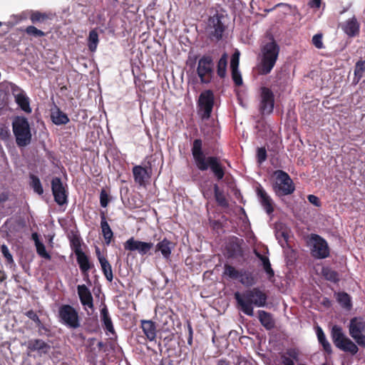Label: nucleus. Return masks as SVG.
<instances>
[{"mask_svg":"<svg viewBox=\"0 0 365 365\" xmlns=\"http://www.w3.org/2000/svg\"><path fill=\"white\" fill-rule=\"evenodd\" d=\"M235 299L240 310L244 314L252 317L254 306L264 307L267 304V296L259 288H253L242 293L235 292Z\"/></svg>","mask_w":365,"mask_h":365,"instance_id":"nucleus-1","label":"nucleus"},{"mask_svg":"<svg viewBox=\"0 0 365 365\" xmlns=\"http://www.w3.org/2000/svg\"><path fill=\"white\" fill-rule=\"evenodd\" d=\"M123 246L125 250L137 251L140 255H145L153 247V243L137 240L132 237L125 242Z\"/></svg>","mask_w":365,"mask_h":365,"instance_id":"nucleus-13","label":"nucleus"},{"mask_svg":"<svg viewBox=\"0 0 365 365\" xmlns=\"http://www.w3.org/2000/svg\"><path fill=\"white\" fill-rule=\"evenodd\" d=\"M202 142L200 139L194 140L192 148V154L197 168L202 171L207 170L209 168L215 178L220 180L224 178L225 170L216 157L206 158L202 150Z\"/></svg>","mask_w":365,"mask_h":365,"instance_id":"nucleus-2","label":"nucleus"},{"mask_svg":"<svg viewBox=\"0 0 365 365\" xmlns=\"http://www.w3.org/2000/svg\"><path fill=\"white\" fill-rule=\"evenodd\" d=\"M240 55V51L237 50L232 54L230 62L231 70L238 69Z\"/></svg>","mask_w":365,"mask_h":365,"instance_id":"nucleus-43","label":"nucleus"},{"mask_svg":"<svg viewBox=\"0 0 365 365\" xmlns=\"http://www.w3.org/2000/svg\"><path fill=\"white\" fill-rule=\"evenodd\" d=\"M240 283L246 287H250L255 283L252 274L245 270H241L239 276Z\"/></svg>","mask_w":365,"mask_h":365,"instance_id":"nucleus-30","label":"nucleus"},{"mask_svg":"<svg viewBox=\"0 0 365 365\" xmlns=\"http://www.w3.org/2000/svg\"><path fill=\"white\" fill-rule=\"evenodd\" d=\"M231 71L233 81L237 86H241L242 84V78L240 71L238 69Z\"/></svg>","mask_w":365,"mask_h":365,"instance_id":"nucleus-46","label":"nucleus"},{"mask_svg":"<svg viewBox=\"0 0 365 365\" xmlns=\"http://www.w3.org/2000/svg\"><path fill=\"white\" fill-rule=\"evenodd\" d=\"M101 227L102 230V234L104 237L106 244L109 245L113 237V233L103 213L101 214Z\"/></svg>","mask_w":365,"mask_h":365,"instance_id":"nucleus-26","label":"nucleus"},{"mask_svg":"<svg viewBox=\"0 0 365 365\" xmlns=\"http://www.w3.org/2000/svg\"><path fill=\"white\" fill-rule=\"evenodd\" d=\"M26 32L27 33V34L36 37H41L45 36V33L43 31L38 29L37 28L33 26H28L26 29Z\"/></svg>","mask_w":365,"mask_h":365,"instance_id":"nucleus-41","label":"nucleus"},{"mask_svg":"<svg viewBox=\"0 0 365 365\" xmlns=\"http://www.w3.org/2000/svg\"><path fill=\"white\" fill-rule=\"evenodd\" d=\"M215 197L217 202L222 207H226L228 205V202L222 192L220 191L217 185H214Z\"/></svg>","mask_w":365,"mask_h":365,"instance_id":"nucleus-36","label":"nucleus"},{"mask_svg":"<svg viewBox=\"0 0 365 365\" xmlns=\"http://www.w3.org/2000/svg\"><path fill=\"white\" fill-rule=\"evenodd\" d=\"M1 252L9 263L14 262L13 257L10 253L8 247L6 245H2L1 246Z\"/></svg>","mask_w":365,"mask_h":365,"instance_id":"nucleus-45","label":"nucleus"},{"mask_svg":"<svg viewBox=\"0 0 365 365\" xmlns=\"http://www.w3.org/2000/svg\"><path fill=\"white\" fill-rule=\"evenodd\" d=\"M279 53V46L273 38L262 46L260 61L257 66L259 74L267 75L271 72L276 63Z\"/></svg>","mask_w":365,"mask_h":365,"instance_id":"nucleus-3","label":"nucleus"},{"mask_svg":"<svg viewBox=\"0 0 365 365\" xmlns=\"http://www.w3.org/2000/svg\"><path fill=\"white\" fill-rule=\"evenodd\" d=\"M259 108L262 114H270L274 109V96L272 91L265 86L259 89Z\"/></svg>","mask_w":365,"mask_h":365,"instance_id":"nucleus-10","label":"nucleus"},{"mask_svg":"<svg viewBox=\"0 0 365 365\" xmlns=\"http://www.w3.org/2000/svg\"><path fill=\"white\" fill-rule=\"evenodd\" d=\"M317 335L319 343L322 345L324 349L327 353L331 352V346L329 342L327 340L325 334L322 328L318 327L317 329Z\"/></svg>","mask_w":365,"mask_h":365,"instance_id":"nucleus-33","label":"nucleus"},{"mask_svg":"<svg viewBox=\"0 0 365 365\" xmlns=\"http://www.w3.org/2000/svg\"><path fill=\"white\" fill-rule=\"evenodd\" d=\"M312 43L314 46L319 49L324 48L322 35L319 34H315L312 38Z\"/></svg>","mask_w":365,"mask_h":365,"instance_id":"nucleus-47","label":"nucleus"},{"mask_svg":"<svg viewBox=\"0 0 365 365\" xmlns=\"http://www.w3.org/2000/svg\"><path fill=\"white\" fill-rule=\"evenodd\" d=\"M281 365H294V363L293 360L289 357L287 356L286 355H282Z\"/></svg>","mask_w":365,"mask_h":365,"instance_id":"nucleus-53","label":"nucleus"},{"mask_svg":"<svg viewBox=\"0 0 365 365\" xmlns=\"http://www.w3.org/2000/svg\"><path fill=\"white\" fill-rule=\"evenodd\" d=\"M336 299L341 306L345 309H350L351 307V299L348 294L339 292L336 294Z\"/></svg>","mask_w":365,"mask_h":365,"instance_id":"nucleus-34","label":"nucleus"},{"mask_svg":"<svg viewBox=\"0 0 365 365\" xmlns=\"http://www.w3.org/2000/svg\"><path fill=\"white\" fill-rule=\"evenodd\" d=\"M101 317L105 329L108 331L113 333L114 327L113 325V322L109 316L108 310L106 307L101 310Z\"/></svg>","mask_w":365,"mask_h":365,"instance_id":"nucleus-29","label":"nucleus"},{"mask_svg":"<svg viewBox=\"0 0 365 365\" xmlns=\"http://www.w3.org/2000/svg\"><path fill=\"white\" fill-rule=\"evenodd\" d=\"M27 347L28 355L31 352H37L38 355L41 356L50 351L51 346L40 339H32L24 344Z\"/></svg>","mask_w":365,"mask_h":365,"instance_id":"nucleus-17","label":"nucleus"},{"mask_svg":"<svg viewBox=\"0 0 365 365\" xmlns=\"http://www.w3.org/2000/svg\"><path fill=\"white\" fill-rule=\"evenodd\" d=\"M349 331L356 344L365 348V320L361 317L352 318L349 322Z\"/></svg>","mask_w":365,"mask_h":365,"instance_id":"nucleus-8","label":"nucleus"},{"mask_svg":"<svg viewBox=\"0 0 365 365\" xmlns=\"http://www.w3.org/2000/svg\"><path fill=\"white\" fill-rule=\"evenodd\" d=\"M26 315L29 318L31 319V320H33L34 322H35L36 323H37L38 324H40V320H39V318L37 316V314L32 310H30L29 312H27L26 313Z\"/></svg>","mask_w":365,"mask_h":365,"instance_id":"nucleus-52","label":"nucleus"},{"mask_svg":"<svg viewBox=\"0 0 365 365\" xmlns=\"http://www.w3.org/2000/svg\"><path fill=\"white\" fill-rule=\"evenodd\" d=\"M51 118L56 125H64L69 121L67 115L56 106L51 110Z\"/></svg>","mask_w":365,"mask_h":365,"instance_id":"nucleus-24","label":"nucleus"},{"mask_svg":"<svg viewBox=\"0 0 365 365\" xmlns=\"http://www.w3.org/2000/svg\"><path fill=\"white\" fill-rule=\"evenodd\" d=\"M258 316L260 323L267 329L270 330L274 328V321L269 313L264 310H259L258 311Z\"/></svg>","mask_w":365,"mask_h":365,"instance_id":"nucleus-27","label":"nucleus"},{"mask_svg":"<svg viewBox=\"0 0 365 365\" xmlns=\"http://www.w3.org/2000/svg\"><path fill=\"white\" fill-rule=\"evenodd\" d=\"M30 19L33 23L41 22L48 19V15L39 11H34L31 13Z\"/></svg>","mask_w":365,"mask_h":365,"instance_id":"nucleus-40","label":"nucleus"},{"mask_svg":"<svg viewBox=\"0 0 365 365\" xmlns=\"http://www.w3.org/2000/svg\"><path fill=\"white\" fill-rule=\"evenodd\" d=\"M254 252L257 257L262 262L264 270L267 273L268 277L272 278L274 276V273L271 267V264L269 258L266 256L261 255L257 250H255Z\"/></svg>","mask_w":365,"mask_h":365,"instance_id":"nucleus-28","label":"nucleus"},{"mask_svg":"<svg viewBox=\"0 0 365 365\" xmlns=\"http://www.w3.org/2000/svg\"><path fill=\"white\" fill-rule=\"evenodd\" d=\"M102 345H103L102 342H99V343H98V346H102Z\"/></svg>","mask_w":365,"mask_h":365,"instance_id":"nucleus-63","label":"nucleus"},{"mask_svg":"<svg viewBox=\"0 0 365 365\" xmlns=\"http://www.w3.org/2000/svg\"><path fill=\"white\" fill-rule=\"evenodd\" d=\"M309 4L311 7L319 8L321 4V0H312Z\"/></svg>","mask_w":365,"mask_h":365,"instance_id":"nucleus-56","label":"nucleus"},{"mask_svg":"<svg viewBox=\"0 0 365 365\" xmlns=\"http://www.w3.org/2000/svg\"><path fill=\"white\" fill-rule=\"evenodd\" d=\"M100 203L103 207H106L108 203V195L105 190H102L100 195Z\"/></svg>","mask_w":365,"mask_h":365,"instance_id":"nucleus-50","label":"nucleus"},{"mask_svg":"<svg viewBox=\"0 0 365 365\" xmlns=\"http://www.w3.org/2000/svg\"><path fill=\"white\" fill-rule=\"evenodd\" d=\"M75 254L77 258V262L80 267V269L83 272H86L91 269V264L86 255L81 250V248H76L75 250Z\"/></svg>","mask_w":365,"mask_h":365,"instance_id":"nucleus-25","label":"nucleus"},{"mask_svg":"<svg viewBox=\"0 0 365 365\" xmlns=\"http://www.w3.org/2000/svg\"><path fill=\"white\" fill-rule=\"evenodd\" d=\"M31 238L35 242V246L41 243L38 239V235L36 232L32 234Z\"/></svg>","mask_w":365,"mask_h":365,"instance_id":"nucleus-57","label":"nucleus"},{"mask_svg":"<svg viewBox=\"0 0 365 365\" xmlns=\"http://www.w3.org/2000/svg\"><path fill=\"white\" fill-rule=\"evenodd\" d=\"M243 240H239L238 238H235V245H236V253H241L242 252V250H241V247H240V244L241 242H242Z\"/></svg>","mask_w":365,"mask_h":365,"instance_id":"nucleus-55","label":"nucleus"},{"mask_svg":"<svg viewBox=\"0 0 365 365\" xmlns=\"http://www.w3.org/2000/svg\"><path fill=\"white\" fill-rule=\"evenodd\" d=\"M51 189L54 200L59 205L67 203V194L66 189L59 178H54L51 181Z\"/></svg>","mask_w":365,"mask_h":365,"instance_id":"nucleus-16","label":"nucleus"},{"mask_svg":"<svg viewBox=\"0 0 365 365\" xmlns=\"http://www.w3.org/2000/svg\"><path fill=\"white\" fill-rule=\"evenodd\" d=\"M174 247L175 244L173 242L167 238H164L155 245V252H160L163 258L168 259Z\"/></svg>","mask_w":365,"mask_h":365,"instance_id":"nucleus-19","label":"nucleus"},{"mask_svg":"<svg viewBox=\"0 0 365 365\" xmlns=\"http://www.w3.org/2000/svg\"><path fill=\"white\" fill-rule=\"evenodd\" d=\"M192 336H190L189 335V337H188V339H187V343L191 345L192 344Z\"/></svg>","mask_w":365,"mask_h":365,"instance_id":"nucleus-62","label":"nucleus"},{"mask_svg":"<svg viewBox=\"0 0 365 365\" xmlns=\"http://www.w3.org/2000/svg\"><path fill=\"white\" fill-rule=\"evenodd\" d=\"M322 274L327 279L331 282H336L339 279L337 273L329 268H324Z\"/></svg>","mask_w":365,"mask_h":365,"instance_id":"nucleus-39","label":"nucleus"},{"mask_svg":"<svg viewBox=\"0 0 365 365\" xmlns=\"http://www.w3.org/2000/svg\"><path fill=\"white\" fill-rule=\"evenodd\" d=\"M59 317L67 327L76 329L80 327L78 312L70 305H63L59 309Z\"/></svg>","mask_w":365,"mask_h":365,"instance_id":"nucleus-11","label":"nucleus"},{"mask_svg":"<svg viewBox=\"0 0 365 365\" xmlns=\"http://www.w3.org/2000/svg\"><path fill=\"white\" fill-rule=\"evenodd\" d=\"M197 73L202 83H209L213 76V61L211 56H204L197 63Z\"/></svg>","mask_w":365,"mask_h":365,"instance_id":"nucleus-9","label":"nucleus"},{"mask_svg":"<svg viewBox=\"0 0 365 365\" xmlns=\"http://www.w3.org/2000/svg\"><path fill=\"white\" fill-rule=\"evenodd\" d=\"M214 94L212 91L207 90L201 93L198 100L199 112L202 118L208 119L212 110Z\"/></svg>","mask_w":365,"mask_h":365,"instance_id":"nucleus-12","label":"nucleus"},{"mask_svg":"<svg viewBox=\"0 0 365 365\" xmlns=\"http://www.w3.org/2000/svg\"><path fill=\"white\" fill-rule=\"evenodd\" d=\"M284 355L296 361L299 359V351L294 348L288 349Z\"/></svg>","mask_w":365,"mask_h":365,"instance_id":"nucleus-48","label":"nucleus"},{"mask_svg":"<svg viewBox=\"0 0 365 365\" xmlns=\"http://www.w3.org/2000/svg\"><path fill=\"white\" fill-rule=\"evenodd\" d=\"M141 327L148 340H155L156 337V327L153 322L150 320H142Z\"/></svg>","mask_w":365,"mask_h":365,"instance_id":"nucleus-23","label":"nucleus"},{"mask_svg":"<svg viewBox=\"0 0 365 365\" xmlns=\"http://www.w3.org/2000/svg\"><path fill=\"white\" fill-rule=\"evenodd\" d=\"M276 6H285L287 8H290V6L287 4L280 3L276 5Z\"/></svg>","mask_w":365,"mask_h":365,"instance_id":"nucleus-61","label":"nucleus"},{"mask_svg":"<svg viewBox=\"0 0 365 365\" xmlns=\"http://www.w3.org/2000/svg\"><path fill=\"white\" fill-rule=\"evenodd\" d=\"M275 181L273 189L277 195H288L294 192L295 187L292 180L283 170H276L274 173Z\"/></svg>","mask_w":365,"mask_h":365,"instance_id":"nucleus-6","label":"nucleus"},{"mask_svg":"<svg viewBox=\"0 0 365 365\" xmlns=\"http://www.w3.org/2000/svg\"><path fill=\"white\" fill-rule=\"evenodd\" d=\"M276 237L279 240V242L281 241L280 238L282 237V238H283L284 241L286 242L287 240V238H288V235L284 231H282V232L277 231L276 232Z\"/></svg>","mask_w":365,"mask_h":365,"instance_id":"nucleus-54","label":"nucleus"},{"mask_svg":"<svg viewBox=\"0 0 365 365\" xmlns=\"http://www.w3.org/2000/svg\"><path fill=\"white\" fill-rule=\"evenodd\" d=\"M11 90L14 97L15 102L22 110L27 113L31 112L30 107V100L24 90L15 84H11Z\"/></svg>","mask_w":365,"mask_h":365,"instance_id":"nucleus-14","label":"nucleus"},{"mask_svg":"<svg viewBox=\"0 0 365 365\" xmlns=\"http://www.w3.org/2000/svg\"><path fill=\"white\" fill-rule=\"evenodd\" d=\"M188 331H189V335L192 336L193 331H192V328L190 324H188Z\"/></svg>","mask_w":365,"mask_h":365,"instance_id":"nucleus-60","label":"nucleus"},{"mask_svg":"<svg viewBox=\"0 0 365 365\" xmlns=\"http://www.w3.org/2000/svg\"><path fill=\"white\" fill-rule=\"evenodd\" d=\"M240 274V271L236 269L234 267L225 264L224 274L229 277L230 279H238Z\"/></svg>","mask_w":365,"mask_h":365,"instance_id":"nucleus-38","label":"nucleus"},{"mask_svg":"<svg viewBox=\"0 0 365 365\" xmlns=\"http://www.w3.org/2000/svg\"><path fill=\"white\" fill-rule=\"evenodd\" d=\"M100 264L102 271L106 278V279L111 282L113 279V274L112 267L108 261L106 259H100Z\"/></svg>","mask_w":365,"mask_h":365,"instance_id":"nucleus-31","label":"nucleus"},{"mask_svg":"<svg viewBox=\"0 0 365 365\" xmlns=\"http://www.w3.org/2000/svg\"><path fill=\"white\" fill-rule=\"evenodd\" d=\"M77 290L81 304L84 307L93 308V297L88 287L85 284L78 285Z\"/></svg>","mask_w":365,"mask_h":365,"instance_id":"nucleus-20","label":"nucleus"},{"mask_svg":"<svg viewBox=\"0 0 365 365\" xmlns=\"http://www.w3.org/2000/svg\"><path fill=\"white\" fill-rule=\"evenodd\" d=\"M13 132L19 147H25L31 143V133L28 120L21 116L16 117L12 123Z\"/></svg>","mask_w":365,"mask_h":365,"instance_id":"nucleus-4","label":"nucleus"},{"mask_svg":"<svg viewBox=\"0 0 365 365\" xmlns=\"http://www.w3.org/2000/svg\"><path fill=\"white\" fill-rule=\"evenodd\" d=\"M312 255L317 259H324L329 255L327 241L316 234H312L307 241Z\"/></svg>","mask_w":365,"mask_h":365,"instance_id":"nucleus-7","label":"nucleus"},{"mask_svg":"<svg viewBox=\"0 0 365 365\" xmlns=\"http://www.w3.org/2000/svg\"><path fill=\"white\" fill-rule=\"evenodd\" d=\"M225 26L218 15L211 16L208 20L207 31L211 38L218 41L222 38Z\"/></svg>","mask_w":365,"mask_h":365,"instance_id":"nucleus-15","label":"nucleus"},{"mask_svg":"<svg viewBox=\"0 0 365 365\" xmlns=\"http://www.w3.org/2000/svg\"><path fill=\"white\" fill-rule=\"evenodd\" d=\"M331 335L334 345L340 350L353 355L358 352L357 345L346 336L341 327L338 325L333 326Z\"/></svg>","mask_w":365,"mask_h":365,"instance_id":"nucleus-5","label":"nucleus"},{"mask_svg":"<svg viewBox=\"0 0 365 365\" xmlns=\"http://www.w3.org/2000/svg\"><path fill=\"white\" fill-rule=\"evenodd\" d=\"M359 24L354 16L348 19L342 26L343 31L349 37L357 36L359 33Z\"/></svg>","mask_w":365,"mask_h":365,"instance_id":"nucleus-21","label":"nucleus"},{"mask_svg":"<svg viewBox=\"0 0 365 365\" xmlns=\"http://www.w3.org/2000/svg\"><path fill=\"white\" fill-rule=\"evenodd\" d=\"M36 248L39 256L46 259H51V255L46 252V247L43 243L37 245Z\"/></svg>","mask_w":365,"mask_h":365,"instance_id":"nucleus-44","label":"nucleus"},{"mask_svg":"<svg viewBox=\"0 0 365 365\" xmlns=\"http://www.w3.org/2000/svg\"><path fill=\"white\" fill-rule=\"evenodd\" d=\"M133 174L135 182L140 186H145L146 182L150 178V174L148 170L140 165L133 168Z\"/></svg>","mask_w":365,"mask_h":365,"instance_id":"nucleus-18","label":"nucleus"},{"mask_svg":"<svg viewBox=\"0 0 365 365\" xmlns=\"http://www.w3.org/2000/svg\"><path fill=\"white\" fill-rule=\"evenodd\" d=\"M96 253L98 257V261L100 262V259H106L103 256L101 255V250L98 247H96Z\"/></svg>","mask_w":365,"mask_h":365,"instance_id":"nucleus-59","label":"nucleus"},{"mask_svg":"<svg viewBox=\"0 0 365 365\" xmlns=\"http://www.w3.org/2000/svg\"><path fill=\"white\" fill-rule=\"evenodd\" d=\"M257 160L259 163L264 162L267 158V152L266 150L263 148H259L257 149Z\"/></svg>","mask_w":365,"mask_h":365,"instance_id":"nucleus-49","label":"nucleus"},{"mask_svg":"<svg viewBox=\"0 0 365 365\" xmlns=\"http://www.w3.org/2000/svg\"><path fill=\"white\" fill-rule=\"evenodd\" d=\"M217 365H230V364L226 359H219L217 362Z\"/></svg>","mask_w":365,"mask_h":365,"instance_id":"nucleus-58","label":"nucleus"},{"mask_svg":"<svg viewBox=\"0 0 365 365\" xmlns=\"http://www.w3.org/2000/svg\"><path fill=\"white\" fill-rule=\"evenodd\" d=\"M322 365H328V364H323Z\"/></svg>","mask_w":365,"mask_h":365,"instance_id":"nucleus-64","label":"nucleus"},{"mask_svg":"<svg viewBox=\"0 0 365 365\" xmlns=\"http://www.w3.org/2000/svg\"><path fill=\"white\" fill-rule=\"evenodd\" d=\"M307 198H308V200L309 201V202L312 203V205H314L317 207H319L321 205L320 200H319V197H317L316 195H308Z\"/></svg>","mask_w":365,"mask_h":365,"instance_id":"nucleus-51","label":"nucleus"},{"mask_svg":"<svg viewBox=\"0 0 365 365\" xmlns=\"http://www.w3.org/2000/svg\"><path fill=\"white\" fill-rule=\"evenodd\" d=\"M257 192L260 198L261 205L267 214H271L274 211L272 200L261 186L257 188Z\"/></svg>","mask_w":365,"mask_h":365,"instance_id":"nucleus-22","label":"nucleus"},{"mask_svg":"<svg viewBox=\"0 0 365 365\" xmlns=\"http://www.w3.org/2000/svg\"><path fill=\"white\" fill-rule=\"evenodd\" d=\"M227 55L224 53L217 63V72L220 78H224L227 73Z\"/></svg>","mask_w":365,"mask_h":365,"instance_id":"nucleus-32","label":"nucleus"},{"mask_svg":"<svg viewBox=\"0 0 365 365\" xmlns=\"http://www.w3.org/2000/svg\"><path fill=\"white\" fill-rule=\"evenodd\" d=\"M31 185L34 190L38 195H41L43 192V189L41 185L39 178L34 175L30 176Z\"/></svg>","mask_w":365,"mask_h":365,"instance_id":"nucleus-37","label":"nucleus"},{"mask_svg":"<svg viewBox=\"0 0 365 365\" xmlns=\"http://www.w3.org/2000/svg\"><path fill=\"white\" fill-rule=\"evenodd\" d=\"M98 43V35L97 31L95 30H92L89 33L88 36V48L91 51L93 52L96 50L97 46Z\"/></svg>","mask_w":365,"mask_h":365,"instance_id":"nucleus-35","label":"nucleus"},{"mask_svg":"<svg viewBox=\"0 0 365 365\" xmlns=\"http://www.w3.org/2000/svg\"><path fill=\"white\" fill-rule=\"evenodd\" d=\"M365 71V60L356 62L354 69V75L361 78Z\"/></svg>","mask_w":365,"mask_h":365,"instance_id":"nucleus-42","label":"nucleus"}]
</instances>
